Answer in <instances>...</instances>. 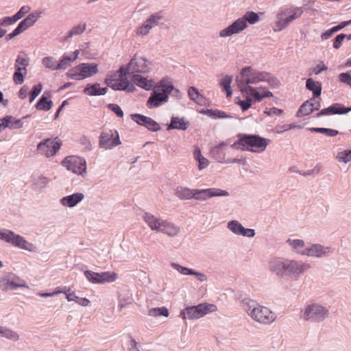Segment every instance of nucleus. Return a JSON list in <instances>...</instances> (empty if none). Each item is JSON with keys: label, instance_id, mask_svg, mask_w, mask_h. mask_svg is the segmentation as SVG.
Returning a JSON list of instances; mask_svg holds the SVG:
<instances>
[{"label": "nucleus", "instance_id": "nucleus-3", "mask_svg": "<svg viewBox=\"0 0 351 351\" xmlns=\"http://www.w3.org/2000/svg\"><path fill=\"white\" fill-rule=\"evenodd\" d=\"M237 136V140L231 145L232 148L256 154L264 152L271 142L270 139L258 134L240 133Z\"/></svg>", "mask_w": 351, "mask_h": 351}, {"label": "nucleus", "instance_id": "nucleus-19", "mask_svg": "<svg viewBox=\"0 0 351 351\" xmlns=\"http://www.w3.org/2000/svg\"><path fill=\"white\" fill-rule=\"evenodd\" d=\"M334 249L320 243H309L306 245L305 256L314 258H324L332 255Z\"/></svg>", "mask_w": 351, "mask_h": 351}, {"label": "nucleus", "instance_id": "nucleus-32", "mask_svg": "<svg viewBox=\"0 0 351 351\" xmlns=\"http://www.w3.org/2000/svg\"><path fill=\"white\" fill-rule=\"evenodd\" d=\"M228 145L227 142H221L211 148L210 153L218 162L226 163L227 160L225 159L224 149Z\"/></svg>", "mask_w": 351, "mask_h": 351}, {"label": "nucleus", "instance_id": "nucleus-63", "mask_svg": "<svg viewBox=\"0 0 351 351\" xmlns=\"http://www.w3.org/2000/svg\"><path fill=\"white\" fill-rule=\"evenodd\" d=\"M129 351H141L140 346L136 340L131 339L128 342Z\"/></svg>", "mask_w": 351, "mask_h": 351}, {"label": "nucleus", "instance_id": "nucleus-5", "mask_svg": "<svg viewBox=\"0 0 351 351\" xmlns=\"http://www.w3.org/2000/svg\"><path fill=\"white\" fill-rule=\"evenodd\" d=\"M142 219L151 230L162 233L169 237H175L180 232V228L178 225L158 217L149 212H145Z\"/></svg>", "mask_w": 351, "mask_h": 351}, {"label": "nucleus", "instance_id": "nucleus-27", "mask_svg": "<svg viewBox=\"0 0 351 351\" xmlns=\"http://www.w3.org/2000/svg\"><path fill=\"white\" fill-rule=\"evenodd\" d=\"M351 111V107L344 108L341 104L336 103L329 106L328 108L322 109L317 112L315 117H320L322 116H329L332 114H344Z\"/></svg>", "mask_w": 351, "mask_h": 351}, {"label": "nucleus", "instance_id": "nucleus-44", "mask_svg": "<svg viewBox=\"0 0 351 351\" xmlns=\"http://www.w3.org/2000/svg\"><path fill=\"white\" fill-rule=\"evenodd\" d=\"M148 315L152 317L164 316L167 317L169 316V311L167 307H156L152 308L149 310Z\"/></svg>", "mask_w": 351, "mask_h": 351}, {"label": "nucleus", "instance_id": "nucleus-14", "mask_svg": "<svg viewBox=\"0 0 351 351\" xmlns=\"http://www.w3.org/2000/svg\"><path fill=\"white\" fill-rule=\"evenodd\" d=\"M62 165L68 170L82 178L87 176V165L84 158L77 156H69L62 161Z\"/></svg>", "mask_w": 351, "mask_h": 351}, {"label": "nucleus", "instance_id": "nucleus-24", "mask_svg": "<svg viewBox=\"0 0 351 351\" xmlns=\"http://www.w3.org/2000/svg\"><path fill=\"white\" fill-rule=\"evenodd\" d=\"M131 119L137 124L145 127L152 132L160 130V125L151 117L136 113L131 114Z\"/></svg>", "mask_w": 351, "mask_h": 351}, {"label": "nucleus", "instance_id": "nucleus-18", "mask_svg": "<svg viewBox=\"0 0 351 351\" xmlns=\"http://www.w3.org/2000/svg\"><path fill=\"white\" fill-rule=\"evenodd\" d=\"M41 14L42 12L38 11H36L28 14L25 19L20 22V23L12 33L7 35L5 39L7 40H10L13 39L14 37L25 32L29 27L33 26L36 23V22L40 18Z\"/></svg>", "mask_w": 351, "mask_h": 351}, {"label": "nucleus", "instance_id": "nucleus-55", "mask_svg": "<svg viewBox=\"0 0 351 351\" xmlns=\"http://www.w3.org/2000/svg\"><path fill=\"white\" fill-rule=\"evenodd\" d=\"M108 108L112 111L114 113L117 114L119 117H123V112L121 110V107L116 104H110L108 105Z\"/></svg>", "mask_w": 351, "mask_h": 351}, {"label": "nucleus", "instance_id": "nucleus-7", "mask_svg": "<svg viewBox=\"0 0 351 351\" xmlns=\"http://www.w3.org/2000/svg\"><path fill=\"white\" fill-rule=\"evenodd\" d=\"M153 89L154 91L147 101V106L149 108H158L167 103L174 86L168 78H163Z\"/></svg>", "mask_w": 351, "mask_h": 351}, {"label": "nucleus", "instance_id": "nucleus-64", "mask_svg": "<svg viewBox=\"0 0 351 351\" xmlns=\"http://www.w3.org/2000/svg\"><path fill=\"white\" fill-rule=\"evenodd\" d=\"M80 144H82V145L84 146V148L86 149V150L90 151L91 149L92 145H91L90 140L87 137H86V136L81 137L80 139Z\"/></svg>", "mask_w": 351, "mask_h": 351}, {"label": "nucleus", "instance_id": "nucleus-36", "mask_svg": "<svg viewBox=\"0 0 351 351\" xmlns=\"http://www.w3.org/2000/svg\"><path fill=\"white\" fill-rule=\"evenodd\" d=\"M306 87L308 90L313 92V97H319L322 93V84L318 81H315L312 78H308L306 82Z\"/></svg>", "mask_w": 351, "mask_h": 351}, {"label": "nucleus", "instance_id": "nucleus-17", "mask_svg": "<svg viewBox=\"0 0 351 351\" xmlns=\"http://www.w3.org/2000/svg\"><path fill=\"white\" fill-rule=\"evenodd\" d=\"M29 64V58L23 53L20 52L14 64L15 72L13 75V81L16 84H22L24 77L27 75V67Z\"/></svg>", "mask_w": 351, "mask_h": 351}, {"label": "nucleus", "instance_id": "nucleus-11", "mask_svg": "<svg viewBox=\"0 0 351 351\" xmlns=\"http://www.w3.org/2000/svg\"><path fill=\"white\" fill-rule=\"evenodd\" d=\"M125 68L131 76L147 74L152 71V64L145 56L136 53L132 56Z\"/></svg>", "mask_w": 351, "mask_h": 351}, {"label": "nucleus", "instance_id": "nucleus-45", "mask_svg": "<svg viewBox=\"0 0 351 351\" xmlns=\"http://www.w3.org/2000/svg\"><path fill=\"white\" fill-rule=\"evenodd\" d=\"M209 199L215 197H228L230 193L226 191L219 188H208Z\"/></svg>", "mask_w": 351, "mask_h": 351}, {"label": "nucleus", "instance_id": "nucleus-25", "mask_svg": "<svg viewBox=\"0 0 351 351\" xmlns=\"http://www.w3.org/2000/svg\"><path fill=\"white\" fill-rule=\"evenodd\" d=\"M321 107L320 99L311 98L304 101L297 112L296 116L302 117L308 116L315 110H318Z\"/></svg>", "mask_w": 351, "mask_h": 351}, {"label": "nucleus", "instance_id": "nucleus-16", "mask_svg": "<svg viewBox=\"0 0 351 351\" xmlns=\"http://www.w3.org/2000/svg\"><path fill=\"white\" fill-rule=\"evenodd\" d=\"M62 141L58 137L45 138L36 146L37 152L47 158L54 156L60 149Z\"/></svg>", "mask_w": 351, "mask_h": 351}, {"label": "nucleus", "instance_id": "nucleus-9", "mask_svg": "<svg viewBox=\"0 0 351 351\" xmlns=\"http://www.w3.org/2000/svg\"><path fill=\"white\" fill-rule=\"evenodd\" d=\"M125 66L119 68L116 73L108 75L105 79V84L114 90H124L133 93L135 90L134 85L127 77Z\"/></svg>", "mask_w": 351, "mask_h": 351}, {"label": "nucleus", "instance_id": "nucleus-41", "mask_svg": "<svg viewBox=\"0 0 351 351\" xmlns=\"http://www.w3.org/2000/svg\"><path fill=\"white\" fill-rule=\"evenodd\" d=\"M164 19V16L162 12H155L149 16L145 21L152 29L153 27L158 25L160 21Z\"/></svg>", "mask_w": 351, "mask_h": 351}, {"label": "nucleus", "instance_id": "nucleus-23", "mask_svg": "<svg viewBox=\"0 0 351 351\" xmlns=\"http://www.w3.org/2000/svg\"><path fill=\"white\" fill-rule=\"evenodd\" d=\"M227 228L234 234L245 237L248 238L254 237L255 235V230L252 228H245L237 220H231L228 222Z\"/></svg>", "mask_w": 351, "mask_h": 351}, {"label": "nucleus", "instance_id": "nucleus-2", "mask_svg": "<svg viewBox=\"0 0 351 351\" xmlns=\"http://www.w3.org/2000/svg\"><path fill=\"white\" fill-rule=\"evenodd\" d=\"M311 268L309 263L294 258L276 256L268 263L269 272L280 280H298Z\"/></svg>", "mask_w": 351, "mask_h": 351}, {"label": "nucleus", "instance_id": "nucleus-56", "mask_svg": "<svg viewBox=\"0 0 351 351\" xmlns=\"http://www.w3.org/2000/svg\"><path fill=\"white\" fill-rule=\"evenodd\" d=\"M233 116L228 114L226 112L219 110H214L213 119H233Z\"/></svg>", "mask_w": 351, "mask_h": 351}, {"label": "nucleus", "instance_id": "nucleus-51", "mask_svg": "<svg viewBox=\"0 0 351 351\" xmlns=\"http://www.w3.org/2000/svg\"><path fill=\"white\" fill-rule=\"evenodd\" d=\"M337 160L340 162L348 163L351 161V150H344L338 152L336 156Z\"/></svg>", "mask_w": 351, "mask_h": 351}, {"label": "nucleus", "instance_id": "nucleus-43", "mask_svg": "<svg viewBox=\"0 0 351 351\" xmlns=\"http://www.w3.org/2000/svg\"><path fill=\"white\" fill-rule=\"evenodd\" d=\"M232 77L230 75H226L220 82V85L224 88L226 92V96L230 97L232 94L231 89V83Z\"/></svg>", "mask_w": 351, "mask_h": 351}, {"label": "nucleus", "instance_id": "nucleus-4", "mask_svg": "<svg viewBox=\"0 0 351 351\" xmlns=\"http://www.w3.org/2000/svg\"><path fill=\"white\" fill-rule=\"evenodd\" d=\"M243 309L254 322L263 325H269L277 318L274 312L268 307L258 304L256 301L245 299L243 301Z\"/></svg>", "mask_w": 351, "mask_h": 351}, {"label": "nucleus", "instance_id": "nucleus-20", "mask_svg": "<svg viewBox=\"0 0 351 351\" xmlns=\"http://www.w3.org/2000/svg\"><path fill=\"white\" fill-rule=\"evenodd\" d=\"M19 287H27L24 280L13 273H7L0 277V288L3 291L15 290Z\"/></svg>", "mask_w": 351, "mask_h": 351}, {"label": "nucleus", "instance_id": "nucleus-22", "mask_svg": "<svg viewBox=\"0 0 351 351\" xmlns=\"http://www.w3.org/2000/svg\"><path fill=\"white\" fill-rule=\"evenodd\" d=\"M99 146L105 149H112L121 144L119 133L117 130L102 132L99 136Z\"/></svg>", "mask_w": 351, "mask_h": 351}, {"label": "nucleus", "instance_id": "nucleus-15", "mask_svg": "<svg viewBox=\"0 0 351 351\" xmlns=\"http://www.w3.org/2000/svg\"><path fill=\"white\" fill-rule=\"evenodd\" d=\"M0 240L10 243L17 247L27 251H32L33 245L25 240L23 237L13 231L5 228L0 229Z\"/></svg>", "mask_w": 351, "mask_h": 351}, {"label": "nucleus", "instance_id": "nucleus-47", "mask_svg": "<svg viewBox=\"0 0 351 351\" xmlns=\"http://www.w3.org/2000/svg\"><path fill=\"white\" fill-rule=\"evenodd\" d=\"M43 65L52 71L58 70L56 60L52 56H47L42 59Z\"/></svg>", "mask_w": 351, "mask_h": 351}, {"label": "nucleus", "instance_id": "nucleus-40", "mask_svg": "<svg viewBox=\"0 0 351 351\" xmlns=\"http://www.w3.org/2000/svg\"><path fill=\"white\" fill-rule=\"evenodd\" d=\"M66 298L69 302L73 301L82 306H87L90 304V300L86 298L78 297L75 295V292L69 291V293H66Z\"/></svg>", "mask_w": 351, "mask_h": 351}, {"label": "nucleus", "instance_id": "nucleus-1", "mask_svg": "<svg viewBox=\"0 0 351 351\" xmlns=\"http://www.w3.org/2000/svg\"><path fill=\"white\" fill-rule=\"evenodd\" d=\"M261 82H267L272 88L279 86V81L270 73L258 71L251 66H245L241 69L239 75L236 78L237 86L241 91L244 100L237 99L235 103L239 105L242 111H246L254 102H260L263 99L273 97V93L263 86L254 87Z\"/></svg>", "mask_w": 351, "mask_h": 351}, {"label": "nucleus", "instance_id": "nucleus-39", "mask_svg": "<svg viewBox=\"0 0 351 351\" xmlns=\"http://www.w3.org/2000/svg\"><path fill=\"white\" fill-rule=\"evenodd\" d=\"M188 95L191 100L198 105H202L204 104V97L199 93L198 90L195 87L191 86L189 88Z\"/></svg>", "mask_w": 351, "mask_h": 351}, {"label": "nucleus", "instance_id": "nucleus-30", "mask_svg": "<svg viewBox=\"0 0 351 351\" xmlns=\"http://www.w3.org/2000/svg\"><path fill=\"white\" fill-rule=\"evenodd\" d=\"M86 28V23L81 22L73 27L61 38L62 42L69 40L72 37L81 35Z\"/></svg>", "mask_w": 351, "mask_h": 351}, {"label": "nucleus", "instance_id": "nucleus-8", "mask_svg": "<svg viewBox=\"0 0 351 351\" xmlns=\"http://www.w3.org/2000/svg\"><path fill=\"white\" fill-rule=\"evenodd\" d=\"M304 12L302 7L291 5L281 8L276 15L274 32L286 29L291 23L300 18Z\"/></svg>", "mask_w": 351, "mask_h": 351}, {"label": "nucleus", "instance_id": "nucleus-42", "mask_svg": "<svg viewBox=\"0 0 351 351\" xmlns=\"http://www.w3.org/2000/svg\"><path fill=\"white\" fill-rule=\"evenodd\" d=\"M197 201L204 202L209 199L208 192L207 189H194L193 198Z\"/></svg>", "mask_w": 351, "mask_h": 351}, {"label": "nucleus", "instance_id": "nucleus-38", "mask_svg": "<svg viewBox=\"0 0 351 351\" xmlns=\"http://www.w3.org/2000/svg\"><path fill=\"white\" fill-rule=\"evenodd\" d=\"M193 156L195 160L198 162V169L199 171L205 169L209 165L208 160L202 156L201 150L199 147H195L193 152Z\"/></svg>", "mask_w": 351, "mask_h": 351}, {"label": "nucleus", "instance_id": "nucleus-21", "mask_svg": "<svg viewBox=\"0 0 351 351\" xmlns=\"http://www.w3.org/2000/svg\"><path fill=\"white\" fill-rule=\"evenodd\" d=\"M86 278L93 284H104L114 282L117 278V274L114 271H104L101 273L94 272L90 270L84 271Z\"/></svg>", "mask_w": 351, "mask_h": 351}, {"label": "nucleus", "instance_id": "nucleus-29", "mask_svg": "<svg viewBox=\"0 0 351 351\" xmlns=\"http://www.w3.org/2000/svg\"><path fill=\"white\" fill-rule=\"evenodd\" d=\"M84 198V195L82 193H76L63 197L60 199V202L64 206L72 208L82 202Z\"/></svg>", "mask_w": 351, "mask_h": 351}, {"label": "nucleus", "instance_id": "nucleus-60", "mask_svg": "<svg viewBox=\"0 0 351 351\" xmlns=\"http://www.w3.org/2000/svg\"><path fill=\"white\" fill-rule=\"evenodd\" d=\"M346 37V35L343 34H340L337 35L333 42V47L337 49H339L341 47L342 42Z\"/></svg>", "mask_w": 351, "mask_h": 351}, {"label": "nucleus", "instance_id": "nucleus-57", "mask_svg": "<svg viewBox=\"0 0 351 351\" xmlns=\"http://www.w3.org/2000/svg\"><path fill=\"white\" fill-rule=\"evenodd\" d=\"M16 22L14 15L12 16H5L0 19V26L11 25Z\"/></svg>", "mask_w": 351, "mask_h": 351}, {"label": "nucleus", "instance_id": "nucleus-26", "mask_svg": "<svg viewBox=\"0 0 351 351\" xmlns=\"http://www.w3.org/2000/svg\"><path fill=\"white\" fill-rule=\"evenodd\" d=\"M285 243L291 252L298 256H305L307 244L303 239L289 238Z\"/></svg>", "mask_w": 351, "mask_h": 351}, {"label": "nucleus", "instance_id": "nucleus-31", "mask_svg": "<svg viewBox=\"0 0 351 351\" xmlns=\"http://www.w3.org/2000/svg\"><path fill=\"white\" fill-rule=\"evenodd\" d=\"M190 123L184 118L173 117L171 119V123L167 125V130H186L188 129Z\"/></svg>", "mask_w": 351, "mask_h": 351}, {"label": "nucleus", "instance_id": "nucleus-62", "mask_svg": "<svg viewBox=\"0 0 351 351\" xmlns=\"http://www.w3.org/2000/svg\"><path fill=\"white\" fill-rule=\"evenodd\" d=\"M11 119H13V117L10 115L5 116L3 118L0 119V128H9L10 122L11 121Z\"/></svg>", "mask_w": 351, "mask_h": 351}, {"label": "nucleus", "instance_id": "nucleus-52", "mask_svg": "<svg viewBox=\"0 0 351 351\" xmlns=\"http://www.w3.org/2000/svg\"><path fill=\"white\" fill-rule=\"evenodd\" d=\"M43 90L42 84L39 83L33 86L31 92L29 93V102L32 103L34 99L39 95Z\"/></svg>", "mask_w": 351, "mask_h": 351}, {"label": "nucleus", "instance_id": "nucleus-33", "mask_svg": "<svg viewBox=\"0 0 351 351\" xmlns=\"http://www.w3.org/2000/svg\"><path fill=\"white\" fill-rule=\"evenodd\" d=\"M194 189L178 186L175 189V195L180 200H190L193 198Z\"/></svg>", "mask_w": 351, "mask_h": 351}, {"label": "nucleus", "instance_id": "nucleus-13", "mask_svg": "<svg viewBox=\"0 0 351 351\" xmlns=\"http://www.w3.org/2000/svg\"><path fill=\"white\" fill-rule=\"evenodd\" d=\"M98 65L95 63H81L68 71L66 76L72 80H82L97 73Z\"/></svg>", "mask_w": 351, "mask_h": 351}, {"label": "nucleus", "instance_id": "nucleus-50", "mask_svg": "<svg viewBox=\"0 0 351 351\" xmlns=\"http://www.w3.org/2000/svg\"><path fill=\"white\" fill-rule=\"evenodd\" d=\"M171 266L182 275L188 276L193 274V269L183 267L178 263H171Z\"/></svg>", "mask_w": 351, "mask_h": 351}, {"label": "nucleus", "instance_id": "nucleus-10", "mask_svg": "<svg viewBox=\"0 0 351 351\" xmlns=\"http://www.w3.org/2000/svg\"><path fill=\"white\" fill-rule=\"evenodd\" d=\"M329 316V310L318 302L307 304L302 310V318L308 322L320 323Z\"/></svg>", "mask_w": 351, "mask_h": 351}, {"label": "nucleus", "instance_id": "nucleus-46", "mask_svg": "<svg viewBox=\"0 0 351 351\" xmlns=\"http://www.w3.org/2000/svg\"><path fill=\"white\" fill-rule=\"evenodd\" d=\"M49 179L45 176H40L34 178V186L35 189H42L47 186Z\"/></svg>", "mask_w": 351, "mask_h": 351}, {"label": "nucleus", "instance_id": "nucleus-34", "mask_svg": "<svg viewBox=\"0 0 351 351\" xmlns=\"http://www.w3.org/2000/svg\"><path fill=\"white\" fill-rule=\"evenodd\" d=\"M108 92L106 87L100 88V84L95 83L92 85H88L84 89V93L88 96L104 95Z\"/></svg>", "mask_w": 351, "mask_h": 351}, {"label": "nucleus", "instance_id": "nucleus-53", "mask_svg": "<svg viewBox=\"0 0 351 351\" xmlns=\"http://www.w3.org/2000/svg\"><path fill=\"white\" fill-rule=\"evenodd\" d=\"M73 60L69 56H64L60 60V62L57 64L58 70H64L71 66Z\"/></svg>", "mask_w": 351, "mask_h": 351}, {"label": "nucleus", "instance_id": "nucleus-12", "mask_svg": "<svg viewBox=\"0 0 351 351\" xmlns=\"http://www.w3.org/2000/svg\"><path fill=\"white\" fill-rule=\"evenodd\" d=\"M217 308L213 304L201 303L195 306H187L180 312L183 319H198L208 313L217 311Z\"/></svg>", "mask_w": 351, "mask_h": 351}, {"label": "nucleus", "instance_id": "nucleus-35", "mask_svg": "<svg viewBox=\"0 0 351 351\" xmlns=\"http://www.w3.org/2000/svg\"><path fill=\"white\" fill-rule=\"evenodd\" d=\"M0 337H3L14 342L20 340V335L16 331L3 326H0Z\"/></svg>", "mask_w": 351, "mask_h": 351}, {"label": "nucleus", "instance_id": "nucleus-48", "mask_svg": "<svg viewBox=\"0 0 351 351\" xmlns=\"http://www.w3.org/2000/svg\"><path fill=\"white\" fill-rule=\"evenodd\" d=\"M311 132H319L324 134L328 136H335L338 134L339 132L334 129L324 128H311L308 129Z\"/></svg>", "mask_w": 351, "mask_h": 351}, {"label": "nucleus", "instance_id": "nucleus-37", "mask_svg": "<svg viewBox=\"0 0 351 351\" xmlns=\"http://www.w3.org/2000/svg\"><path fill=\"white\" fill-rule=\"evenodd\" d=\"M50 97V93L45 92L41 98L36 105V108L39 110H49L53 106V101L47 99Z\"/></svg>", "mask_w": 351, "mask_h": 351}, {"label": "nucleus", "instance_id": "nucleus-58", "mask_svg": "<svg viewBox=\"0 0 351 351\" xmlns=\"http://www.w3.org/2000/svg\"><path fill=\"white\" fill-rule=\"evenodd\" d=\"M23 123L22 122V119H16L13 117V119H11V121L10 122L9 128L10 130L20 129L23 127Z\"/></svg>", "mask_w": 351, "mask_h": 351}, {"label": "nucleus", "instance_id": "nucleus-49", "mask_svg": "<svg viewBox=\"0 0 351 351\" xmlns=\"http://www.w3.org/2000/svg\"><path fill=\"white\" fill-rule=\"evenodd\" d=\"M151 29V27L145 21L140 26L136 28V35L139 37H144L149 34Z\"/></svg>", "mask_w": 351, "mask_h": 351}, {"label": "nucleus", "instance_id": "nucleus-54", "mask_svg": "<svg viewBox=\"0 0 351 351\" xmlns=\"http://www.w3.org/2000/svg\"><path fill=\"white\" fill-rule=\"evenodd\" d=\"M30 10V8L27 5L22 6L20 10L14 15V19H16V21H19V19H22L26 14L29 12Z\"/></svg>", "mask_w": 351, "mask_h": 351}, {"label": "nucleus", "instance_id": "nucleus-59", "mask_svg": "<svg viewBox=\"0 0 351 351\" xmlns=\"http://www.w3.org/2000/svg\"><path fill=\"white\" fill-rule=\"evenodd\" d=\"M339 79L341 82L350 86L351 84V75L348 73H341L339 75Z\"/></svg>", "mask_w": 351, "mask_h": 351}, {"label": "nucleus", "instance_id": "nucleus-61", "mask_svg": "<svg viewBox=\"0 0 351 351\" xmlns=\"http://www.w3.org/2000/svg\"><path fill=\"white\" fill-rule=\"evenodd\" d=\"M326 70H327V66H325V64H324L323 62L319 63L315 67L311 69L312 72L315 75H318L322 71H324Z\"/></svg>", "mask_w": 351, "mask_h": 351}, {"label": "nucleus", "instance_id": "nucleus-6", "mask_svg": "<svg viewBox=\"0 0 351 351\" xmlns=\"http://www.w3.org/2000/svg\"><path fill=\"white\" fill-rule=\"evenodd\" d=\"M260 20L259 14L253 11L246 12L242 17L237 19L231 25L222 29L219 32L221 38L230 37L238 34L248 27V23L254 25Z\"/></svg>", "mask_w": 351, "mask_h": 351}, {"label": "nucleus", "instance_id": "nucleus-28", "mask_svg": "<svg viewBox=\"0 0 351 351\" xmlns=\"http://www.w3.org/2000/svg\"><path fill=\"white\" fill-rule=\"evenodd\" d=\"M143 75V74H138L131 76L132 84L145 90H152L156 86L155 85L154 80L152 78L145 77Z\"/></svg>", "mask_w": 351, "mask_h": 351}]
</instances>
